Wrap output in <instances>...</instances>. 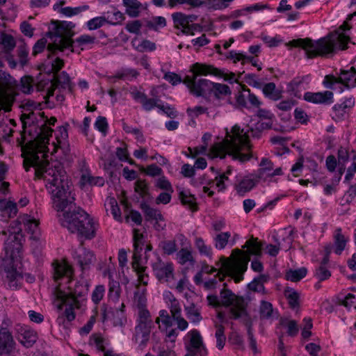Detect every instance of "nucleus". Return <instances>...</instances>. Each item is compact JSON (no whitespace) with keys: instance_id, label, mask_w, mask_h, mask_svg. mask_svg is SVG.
I'll use <instances>...</instances> for the list:
<instances>
[{"instance_id":"obj_14","label":"nucleus","mask_w":356,"mask_h":356,"mask_svg":"<svg viewBox=\"0 0 356 356\" xmlns=\"http://www.w3.org/2000/svg\"><path fill=\"white\" fill-rule=\"evenodd\" d=\"M152 268L155 276L161 282H168L174 276V268L171 262H164L158 259L153 264Z\"/></svg>"},{"instance_id":"obj_32","label":"nucleus","mask_w":356,"mask_h":356,"mask_svg":"<svg viewBox=\"0 0 356 356\" xmlns=\"http://www.w3.org/2000/svg\"><path fill=\"white\" fill-rule=\"evenodd\" d=\"M121 205L123 207L125 213V221L131 224L134 222V209L129 198L126 196L125 193L122 192V196L120 199Z\"/></svg>"},{"instance_id":"obj_57","label":"nucleus","mask_w":356,"mask_h":356,"mask_svg":"<svg viewBox=\"0 0 356 356\" xmlns=\"http://www.w3.org/2000/svg\"><path fill=\"white\" fill-rule=\"evenodd\" d=\"M116 156L121 161H128L130 164H133L132 160L129 156L127 151V145L124 143H120V146L116 148Z\"/></svg>"},{"instance_id":"obj_42","label":"nucleus","mask_w":356,"mask_h":356,"mask_svg":"<svg viewBox=\"0 0 356 356\" xmlns=\"http://www.w3.org/2000/svg\"><path fill=\"white\" fill-rule=\"evenodd\" d=\"M346 241L345 236L341 234V229H337L334 234V245L336 246L334 252L337 254H341L346 247Z\"/></svg>"},{"instance_id":"obj_1","label":"nucleus","mask_w":356,"mask_h":356,"mask_svg":"<svg viewBox=\"0 0 356 356\" xmlns=\"http://www.w3.org/2000/svg\"><path fill=\"white\" fill-rule=\"evenodd\" d=\"M45 186L51 195L53 207L63 212L60 222L70 232L77 234L80 239L90 240L95 236L96 225L82 208L76 206L72 193L70 180L61 168H49L43 177Z\"/></svg>"},{"instance_id":"obj_18","label":"nucleus","mask_w":356,"mask_h":356,"mask_svg":"<svg viewBox=\"0 0 356 356\" xmlns=\"http://www.w3.org/2000/svg\"><path fill=\"white\" fill-rule=\"evenodd\" d=\"M89 284L87 280L81 277L69 293L60 292L58 296L62 297H73L76 302L79 303V298L85 296L88 291Z\"/></svg>"},{"instance_id":"obj_58","label":"nucleus","mask_w":356,"mask_h":356,"mask_svg":"<svg viewBox=\"0 0 356 356\" xmlns=\"http://www.w3.org/2000/svg\"><path fill=\"white\" fill-rule=\"evenodd\" d=\"M108 23L106 17H96L87 22L86 26L89 30H96Z\"/></svg>"},{"instance_id":"obj_21","label":"nucleus","mask_w":356,"mask_h":356,"mask_svg":"<svg viewBox=\"0 0 356 356\" xmlns=\"http://www.w3.org/2000/svg\"><path fill=\"white\" fill-rule=\"evenodd\" d=\"M188 335L190 336L188 350L191 352L199 353L201 355L205 353L206 350L204 348L202 338L200 332L197 330H193L188 333Z\"/></svg>"},{"instance_id":"obj_12","label":"nucleus","mask_w":356,"mask_h":356,"mask_svg":"<svg viewBox=\"0 0 356 356\" xmlns=\"http://www.w3.org/2000/svg\"><path fill=\"white\" fill-rule=\"evenodd\" d=\"M184 83L190 89L192 94L197 97L210 92L213 82L206 79H199L186 76L184 79Z\"/></svg>"},{"instance_id":"obj_34","label":"nucleus","mask_w":356,"mask_h":356,"mask_svg":"<svg viewBox=\"0 0 356 356\" xmlns=\"http://www.w3.org/2000/svg\"><path fill=\"white\" fill-rule=\"evenodd\" d=\"M210 92L216 98L220 99L231 95V90L227 85L213 82Z\"/></svg>"},{"instance_id":"obj_33","label":"nucleus","mask_w":356,"mask_h":356,"mask_svg":"<svg viewBox=\"0 0 356 356\" xmlns=\"http://www.w3.org/2000/svg\"><path fill=\"white\" fill-rule=\"evenodd\" d=\"M185 311L187 318L191 323L197 324L202 321V317L201 316L200 309L195 304L192 303L185 307Z\"/></svg>"},{"instance_id":"obj_47","label":"nucleus","mask_w":356,"mask_h":356,"mask_svg":"<svg viewBox=\"0 0 356 356\" xmlns=\"http://www.w3.org/2000/svg\"><path fill=\"white\" fill-rule=\"evenodd\" d=\"M216 347L221 350L223 348L226 341V337L225 335V327L221 324H216Z\"/></svg>"},{"instance_id":"obj_63","label":"nucleus","mask_w":356,"mask_h":356,"mask_svg":"<svg viewBox=\"0 0 356 356\" xmlns=\"http://www.w3.org/2000/svg\"><path fill=\"white\" fill-rule=\"evenodd\" d=\"M55 80L56 83L62 88H67L70 87V78L68 74L63 71L60 74H58L55 77Z\"/></svg>"},{"instance_id":"obj_45","label":"nucleus","mask_w":356,"mask_h":356,"mask_svg":"<svg viewBox=\"0 0 356 356\" xmlns=\"http://www.w3.org/2000/svg\"><path fill=\"white\" fill-rule=\"evenodd\" d=\"M259 314L261 319H270L273 317V308L270 302L261 300L259 307Z\"/></svg>"},{"instance_id":"obj_23","label":"nucleus","mask_w":356,"mask_h":356,"mask_svg":"<svg viewBox=\"0 0 356 356\" xmlns=\"http://www.w3.org/2000/svg\"><path fill=\"white\" fill-rule=\"evenodd\" d=\"M118 261L121 268L120 276L122 284L127 285L129 282V268L127 264V252L125 249L122 248L118 252Z\"/></svg>"},{"instance_id":"obj_10","label":"nucleus","mask_w":356,"mask_h":356,"mask_svg":"<svg viewBox=\"0 0 356 356\" xmlns=\"http://www.w3.org/2000/svg\"><path fill=\"white\" fill-rule=\"evenodd\" d=\"M220 297L222 305L230 307L229 311L230 318L236 320L248 315L247 304L243 297L236 296L231 290L227 289L221 290Z\"/></svg>"},{"instance_id":"obj_25","label":"nucleus","mask_w":356,"mask_h":356,"mask_svg":"<svg viewBox=\"0 0 356 356\" xmlns=\"http://www.w3.org/2000/svg\"><path fill=\"white\" fill-rule=\"evenodd\" d=\"M259 166L260 168L254 173V177L259 180H266L271 175L273 163L268 159L262 158Z\"/></svg>"},{"instance_id":"obj_11","label":"nucleus","mask_w":356,"mask_h":356,"mask_svg":"<svg viewBox=\"0 0 356 356\" xmlns=\"http://www.w3.org/2000/svg\"><path fill=\"white\" fill-rule=\"evenodd\" d=\"M356 75L355 67H351L348 70H341L339 76L337 77L334 75H326L323 80V85L326 88L331 90H337L339 88V92H343V88L339 86L340 84L346 88H350L348 84L352 78ZM352 87V85H351Z\"/></svg>"},{"instance_id":"obj_56","label":"nucleus","mask_w":356,"mask_h":356,"mask_svg":"<svg viewBox=\"0 0 356 356\" xmlns=\"http://www.w3.org/2000/svg\"><path fill=\"white\" fill-rule=\"evenodd\" d=\"M172 18L176 28L179 26L186 29L188 27V23L186 19V15L181 12L174 13L172 15Z\"/></svg>"},{"instance_id":"obj_3","label":"nucleus","mask_w":356,"mask_h":356,"mask_svg":"<svg viewBox=\"0 0 356 356\" xmlns=\"http://www.w3.org/2000/svg\"><path fill=\"white\" fill-rule=\"evenodd\" d=\"M56 121L55 117H51L38 128L39 131L32 141L30 156L27 159L24 160L26 171H29L32 166L35 168V174L38 176L43 177L45 171L49 168L60 167V165L53 166L47 160L49 152L47 145H49L53 129L47 124L54 126Z\"/></svg>"},{"instance_id":"obj_4","label":"nucleus","mask_w":356,"mask_h":356,"mask_svg":"<svg viewBox=\"0 0 356 356\" xmlns=\"http://www.w3.org/2000/svg\"><path fill=\"white\" fill-rule=\"evenodd\" d=\"M12 229L13 231L10 232L4 243L6 258L3 260L2 266L9 287L17 289L24 277L21 269V252L24 236L21 227H12Z\"/></svg>"},{"instance_id":"obj_35","label":"nucleus","mask_w":356,"mask_h":356,"mask_svg":"<svg viewBox=\"0 0 356 356\" xmlns=\"http://www.w3.org/2000/svg\"><path fill=\"white\" fill-rule=\"evenodd\" d=\"M262 91L266 97L274 101H277L282 97L281 92L276 89V86L273 82L266 83Z\"/></svg>"},{"instance_id":"obj_60","label":"nucleus","mask_w":356,"mask_h":356,"mask_svg":"<svg viewBox=\"0 0 356 356\" xmlns=\"http://www.w3.org/2000/svg\"><path fill=\"white\" fill-rule=\"evenodd\" d=\"M100 312L101 321L102 323H105L109 320H113L115 312L113 308L103 304L101 306Z\"/></svg>"},{"instance_id":"obj_13","label":"nucleus","mask_w":356,"mask_h":356,"mask_svg":"<svg viewBox=\"0 0 356 356\" xmlns=\"http://www.w3.org/2000/svg\"><path fill=\"white\" fill-rule=\"evenodd\" d=\"M68 124H67L65 126H60L58 128V130L56 132V143H53V150L52 152H57L58 149H60L65 159H67L70 154V148L68 143V133L67 127Z\"/></svg>"},{"instance_id":"obj_38","label":"nucleus","mask_w":356,"mask_h":356,"mask_svg":"<svg viewBox=\"0 0 356 356\" xmlns=\"http://www.w3.org/2000/svg\"><path fill=\"white\" fill-rule=\"evenodd\" d=\"M187 4L191 8H200L204 5L207 6V1L203 0H168V6L170 8L176 7L177 5Z\"/></svg>"},{"instance_id":"obj_20","label":"nucleus","mask_w":356,"mask_h":356,"mask_svg":"<svg viewBox=\"0 0 356 356\" xmlns=\"http://www.w3.org/2000/svg\"><path fill=\"white\" fill-rule=\"evenodd\" d=\"M58 298L61 302L58 307V309H62L63 306L65 305L67 307L65 310V316L68 321H73L75 318L74 309V307H79L80 304L76 302L73 297H62L58 296Z\"/></svg>"},{"instance_id":"obj_59","label":"nucleus","mask_w":356,"mask_h":356,"mask_svg":"<svg viewBox=\"0 0 356 356\" xmlns=\"http://www.w3.org/2000/svg\"><path fill=\"white\" fill-rule=\"evenodd\" d=\"M134 79V72L131 70H125L117 73L115 76H110L111 82H115L116 79H121L124 81H131Z\"/></svg>"},{"instance_id":"obj_2","label":"nucleus","mask_w":356,"mask_h":356,"mask_svg":"<svg viewBox=\"0 0 356 356\" xmlns=\"http://www.w3.org/2000/svg\"><path fill=\"white\" fill-rule=\"evenodd\" d=\"M273 125V120H262L256 124V129L259 132H254L253 129H241L239 126L234 125L230 131L227 129L226 136L222 144H217L212 147V153L215 157L224 159L226 155L231 156L234 160L241 163L249 161L252 155L250 137H259V132L264 129H269Z\"/></svg>"},{"instance_id":"obj_39","label":"nucleus","mask_w":356,"mask_h":356,"mask_svg":"<svg viewBox=\"0 0 356 356\" xmlns=\"http://www.w3.org/2000/svg\"><path fill=\"white\" fill-rule=\"evenodd\" d=\"M74 25L72 22H63L60 25L56 26L53 31H49L47 35L53 41L51 44H54V39L56 38V31L58 27H63L61 35L63 38H71L68 35L69 30L73 28Z\"/></svg>"},{"instance_id":"obj_29","label":"nucleus","mask_w":356,"mask_h":356,"mask_svg":"<svg viewBox=\"0 0 356 356\" xmlns=\"http://www.w3.org/2000/svg\"><path fill=\"white\" fill-rule=\"evenodd\" d=\"M26 230L31 234L30 238L35 241L40 239V232L38 227V222L35 219L27 218L24 222Z\"/></svg>"},{"instance_id":"obj_28","label":"nucleus","mask_w":356,"mask_h":356,"mask_svg":"<svg viewBox=\"0 0 356 356\" xmlns=\"http://www.w3.org/2000/svg\"><path fill=\"white\" fill-rule=\"evenodd\" d=\"M73 275V269L66 263H56L54 265V279L58 281L63 277L65 276L70 278Z\"/></svg>"},{"instance_id":"obj_61","label":"nucleus","mask_w":356,"mask_h":356,"mask_svg":"<svg viewBox=\"0 0 356 356\" xmlns=\"http://www.w3.org/2000/svg\"><path fill=\"white\" fill-rule=\"evenodd\" d=\"M156 47L154 42L148 40H143L135 47V49L140 52L153 51L156 49Z\"/></svg>"},{"instance_id":"obj_43","label":"nucleus","mask_w":356,"mask_h":356,"mask_svg":"<svg viewBox=\"0 0 356 356\" xmlns=\"http://www.w3.org/2000/svg\"><path fill=\"white\" fill-rule=\"evenodd\" d=\"M307 273V270L305 267L296 270L291 269L286 272V278L291 282H298L306 276Z\"/></svg>"},{"instance_id":"obj_52","label":"nucleus","mask_w":356,"mask_h":356,"mask_svg":"<svg viewBox=\"0 0 356 356\" xmlns=\"http://www.w3.org/2000/svg\"><path fill=\"white\" fill-rule=\"evenodd\" d=\"M231 234L228 232H221L217 234L213 238L216 248L219 250L224 249L228 243V240Z\"/></svg>"},{"instance_id":"obj_26","label":"nucleus","mask_w":356,"mask_h":356,"mask_svg":"<svg viewBox=\"0 0 356 356\" xmlns=\"http://www.w3.org/2000/svg\"><path fill=\"white\" fill-rule=\"evenodd\" d=\"M259 181V179L254 177V174H252L241 180L236 185V189L239 194L243 195L252 189Z\"/></svg>"},{"instance_id":"obj_64","label":"nucleus","mask_w":356,"mask_h":356,"mask_svg":"<svg viewBox=\"0 0 356 356\" xmlns=\"http://www.w3.org/2000/svg\"><path fill=\"white\" fill-rule=\"evenodd\" d=\"M105 293L104 285H97L92 293L91 298L95 304H98L103 298Z\"/></svg>"},{"instance_id":"obj_16","label":"nucleus","mask_w":356,"mask_h":356,"mask_svg":"<svg viewBox=\"0 0 356 356\" xmlns=\"http://www.w3.org/2000/svg\"><path fill=\"white\" fill-rule=\"evenodd\" d=\"M15 341L12 334L5 327L0 329V355H9L14 349Z\"/></svg>"},{"instance_id":"obj_31","label":"nucleus","mask_w":356,"mask_h":356,"mask_svg":"<svg viewBox=\"0 0 356 356\" xmlns=\"http://www.w3.org/2000/svg\"><path fill=\"white\" fill-rule=\"evenodd\" d=\"M81 252L77 256V262L81 269L84 270L91 264L94 259L93 253L85 248H83Z\"/></svg>"},{"instance_id":"obj_36","label":"nucleus","mask_w":356,"mask_h":356,"mask_svg":"<svg viewBox=\"0 0 356 356\" xmlns=\"http://www.w3.org/2000/svg\"><path fill=\"white\" fill-rule=\"evenodd\" d=\"M104 206L106 212L110 211L115 220H120L121 215L120 208L118 207L116 200L114 197L106 198Z\"/></svg>"},{"instance_id":"obj_6","label":"nucleus","mask_w":356,"mask_h":356,"mask_svg":"<svg viewBox=\"0 0 356 356\" xmlns=\"http://www.w3.org/2000/svg\"><path fill=\"white\" fill-rule=\"evenodd\" d=\"M248 259L242 256L237 261H232L225 257H221L216 266L220 268L219 271L214 277L209 279L203 282V286L206 290L215 289L218 283L224 280L226 275H230L235 282H239L243 279V274L248 268Z\"/></svg>"},{"instance_id":"obj_55","label":"nucleus","mask_w":356,"mask_h":356,"mask_svg":"<svg viewBox=\"0 0 356 356\" xmlns=\"http://www.w3.org/2000/svg\"><path fill=\"white\" fill-rule=\"evenodd\" d=\"M177 256L179 263L181 265H184L187 262H190L193 264L195 262L191 252L187 249H181Z\"/></svg>"},{"instance_id":"obj_9","label":"nucleus","mask_w":356,"mask_h":356,"mask_svg":"<svg viewBox=\"0 0 356 356\" xmlns=\"http://www.w3.org/2000/svg\"><path fill=\"white\" fill-rule=\"evenodd\" d=\"M145 243L144 234L139 233L138 230L135 229V274L137 276V282L139 284V286L134 285V287L137 288V291H135V298L143 295L141 291L142 287L144 286L146 289L145 286L149 280L148 275L145 273L146 268L140 263L137 256L138 253L143 248L145 252L151 250V247Z\"/></svg>"},{"instance_id":"obj_50","label":"nucleus","mask_w":356,"mask_h":356,"mask_svg":"<svg viewBox=\"0 0 356 356\" xmlns=\"http://www.w3.org/2000/svg\"><path fill=\"white\" fill-rule=\"evenodd\" d=\"M195 245L200 254L208 257H211L212 256L211 247L210 245H207L202 238L197 237L195 238Z\"/></svg>"},{"instance_id":"obj_62","label":"nucleus","mask_w":356,"mask_h":356,"mask_svg":"<svg viewBox=\"0 0 356 356\" xmlns=\"http://www.w3.org/2000/svg\"><path fill=\"white\" fill-rule=\"evenodd\" d=\"M140 169L142 172L151 177L159 176L163 173L162 169L156 164H151L147 168L140 167Z\"/></svg>"},{"instance_id":"obj_40","label":"nucleus","mask_w":356,"mask_h":356,"mask_svg":"<svg viewBox=\"0 0 356 356\" xmlns=\"http://www.w3.org/2000/svg\"><path fill=\"white\" fill-rule=\"evenodd\" d=\"M179 198L184 206H186L193 211L197 210L196 199L188 191H181L179 193Z\"/></svg>"},{"instance_id":"obj_22","label":"nucleus","mask_w":356,"mask_h":356,"mask_svg":"<svg viewBox=\"0 0 356 356\" xmlns=\"http://www.w3.org/2000/svg\"><path fill=\"white\" fill-rule=\"evenodd\" d=\"M112 273L111 267L108 266V269L104 271V275H108L109 278L108 297L109 300L115 302L120 297V289L119 282L112 279Z\"/></svg>"},{"instance_id":"obj_17","label":"nucleus","mask_w":356,"mask_h":356,"mask_svg":"<svg viewBox=\"0 0 356 356\" xmlns=\"http://www.w3.org/2000/svg\"><path fill=\"white\" fill-rule=\"evenodd\" d=\"M245 246L248 247V252H243L239 249L233 250L234 254H236V257L233 261H237L242 256L247 257L248 261H250V255L260 256L261 254L262 245L258 242L257 238H252L246 242Z\"/></svg>"},{"instance_id":"obj_46","label":"nucleus","mask_w":356,"mask_h":356,"mask_svg":"<svg viewBox=\"0 0 356 356\" xmlns=\"http://www.w3.org/2000/svg\"><path fill=\"white\" fill-rule=\"evenodd\" d=\"M145 26L149 29L157 31L160 28H163L166 26V19L161 16L154 17L152 20H145Z\"/></svg>"},{"instance_id":"obj_30","label":"nucleus","mask_w":356,"mask_h":356,"mask_svg":"<svg viewBox=\"0 0 356 356\" xmlns=\"http://www.w3.org/2000/svg\"><path fill=\"white\" fill-rule=\"evenodd\" d=\"M135 99H138L145 111H150L153 108L157 107V106L159 105V102H160V100L157 99L147 98L144 94L136 91Z\"/></svg>"},{"instance_id":"obj_44","label":"nucleus","mask_w":356,"mask_h":356,"mask_svg":"<svg viewBox=\"0 0 356 356\" xmlns=\"http://www.w3.org/2000/svg\"><path fill=\"white\" fill-rule=\"evenodd\" d=\"M267 281V277L264 275H261L258 277L254 278L249 284L248 288L250 290L257 292L265 293V288L264 282Z\"/></svg>"},{"instance_id":"obj_41","label":"nucleus","mask_w":356,"mask_h":356,"mask_svg":"<svg viewBox=\"0 0 356 356\" xmlns=\"http://www.w3.org/2000/svg\"><path fill=\"white\" fill-rule=\"evenodd\" d=\"M155 322L157 324H159V323L161 322L162 325H159V329L161 331H166L168 327H170L172 325V318L165 309H162L159 312V316L156 318Z\"/></svg>"},{"instance_id":"obj_51","label":"nucleus","mask_w":356,"mask_h":356,"mask_svg":"<svg viewBox=\"0 0 356 356\" xmlns=\"http://www.w3.org/2000/svg\"><path fill=\"white\" fill-rule=\"evenodd\" d=\"M234 0H208L207 6L209 9L218 10L227 8Z\"/></svg>"},{"instance_id":"obj_48","label":"nucleus","mask_w":356,"mask_h":356,"mask_svg":"<svg viewBox=\"0 0 356 356\" xmlns=\"http://www.w3.org/2000/svg\"><path fill=\"white\" fill-rule=\"evenodd\" d=\"M135 192L139 193L140 196L146 200L151 199L148 185L145 181L137 179L135 181Z\"/></svg>"},{"instance_id":"obj_8","label":"nucleus","mask_w":356,"mask_h":356,"mask_svg":"<svg viewBox=\"0 0 356 356\" xmlns=\"http://www.w3.org/2000/svg\"><path fill=\"white\" fill-rule=\"evenodd\" d=\"M62 29L63 27L56 29L54 44L47 45L49 54H55L58 51H64L69 49L71 52H74L76 47H80L81 50H83L85 47L95 44L97 40L96 37L87 34L80 35L75 40H72L71 38H63L61 35Z\"/></svg>"},{"instance_id":"obj_49","label":"nucleus","mask_w":356,"mask_h":356,"mask_svg":"<svg viewBox=\"0 0 356 356\" xmlns=\"http://www.w3.org/2000/svg\"><path fill=\"white\" fill-rule=\"evenodd\" d=\"M88 9H89V6H88V5H83V6H81L74 7V8L67 6V7L62 8L60 10V13L66 17H72V16L77 15L79 13H81L83 11H86Z\"/></svg>"},{"instance_id":"obj_5","label":"nucleus","mask_w":356,"mask_h":356,"mask_svg":"<svg viewBox=\"0 0 356 356\" xmlns=\"http://www.w3.org/2000/svg\"><path fill=\"white\" fill-rule=\"evenodd\" d=\"M350 38L344 33L337 31L327 38H323L317 41L310 38L295 39L289 41L287 45L292 47H301L307 58H312L318 56H325L337 49H345Z\"/></svg>"},{"instance_id":"obj_37","label":"nucleus","mask_w":356,"mask_h":356,"mask_svg":"<svg viewBox=\"0 0 356 356\" xmlns=\"http://www.w3.org/2000/svg\"><path fill=\"white\" fill-rule=\"evenodd\" d=\"M80 183L83 186L86 185L102 186L104 184V179L102 177H93L90 174H83Z\"/></svg>"},{"instance_id":"obj_15","label":"nucleus","mask_w":356,"mask_h":356,"mask_svg":"<svg viewBox=\"0 0 356 356\" xmlns=\"http://www.w3.org/2000/svg\"><path fill=\"white\" fill-rule=\"evenodd\" d=\"M304 99L314 104H330L333 102V92L329 90L324 92H307L304 94Z\"/></svg>"},{"instance_id":"obj_53","label":"nucleus","mask_w":356,"mask_h":356,"mask_svg":"<svg viewBox=\"0 0 356 356\" xmlns=\"http://www.w3.org/2000/svg\"><path fill=\"white\" fill-rule=\"evenodd\" d=\"M0 43L3 46L5 51L9 52L12 51L16 45L15 40L11 35L2 33L0 38Z\"/></svg>"},{"instance_id":"obj_24","label":"nucleus","mask_w":356,"mask_h":356,"mask_svg":"<svg viewBox=\"0 0 356 356\" xmlns=\"http://www.w3.org/2000/svg\"><path fill=\"white\" fill-rule=\"evenodd\" d=\"M140 209L147 221L153 220L163 221L164 220L161 212L158 209L151 207L146 200H143L140 203Z\"/></svg>"},{"instance_id":"obj_7","label":"nucleus","mask_w":356,"mask_h":356,"mask_svg":"<svg viewBox=\"0 0 356 356\" xmlns=\"http://www.w3.org/2000/svg\"><path fill=\"white\" fill-rule=\"evenodd\" d=\"M142 296L138 297L136 306V325L135 326V341L139 343L138 347L143 349L149 339L150 332L154 326L149 311L147 308L145 289H141Z\"/></svg>"},{"instance_id":"obj_27","label":"nucleus","mask_w":356,"mask_h":356,"mask_svg":"<svg viewBox=\"0 0 356 356\" xmlns=\"http://www.w3.org/2000/svg\"><path fill=\"white\" fill-rule=\"evenodd\" d=\"M216 69L211 65L195 63L191 66L190 72L193 73L191 77L197 78L198 76H207L211 74H216Z\"/></svg>"},{"instance_id":"obj_54","label":"nucleus","mask_w":356,"mask_h":356,"mask_svg":"<svg viewBox=\"0 0 356 356\" xmlns=\"http://www.w3.org/2000/svg\"><path fill=\"white\" fill-rule=\"evenodd\" d=\"M281 324L287 328V334L291 337H295L299 332V327L295 320H282Z\"/></svg>"},{"instance_id":"obj_19","label":"nucleus","mask_w":356,"mask_h":356,"mask_svg":"<svg viewBox=\"0 0 356 356\" xmlns=\"http://www.w3.org/2000/svg\"><path fill=\"white\" fill-rule=\"evenodd\" d=\"M19 341L25 347H31L37 340L36 333L27 326L19 325L17 328Z\"/></svg>"}]
</instances>
